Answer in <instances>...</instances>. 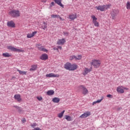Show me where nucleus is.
Listing matches in <instances>:
<instances>
[{"label":"nucleus","mask_w":130,"mask_h":130,"mask_svg":"<svg viewBox=\"0 0 130 130\" xmlns=\"http://www.w3.org/2000/svg\"><path fill=\"white\" fill-rule=\"evenodd\" d=\"M37 34V31H34L32 34H28L27 35V38H32V37H34V36Z\"/></svg>","instance_id":"aec40b11"},{"label":"nucleus","mask_w":130,"mask_h":130,"mask_svg":"<svg viewBox=\"0 0 130 130\" xmlns=\"http://www.w3.org/2000/svg\"><path fill=\"white\" fill-rule=\"evenodd\" d=\"M92 71V68H90V69H88V68H85L84 69V72L82 73L83 76H86V75H87Z\"/></svg>","instance_id":"f8f14e48"},{"label":"nucleus","mask_w":130,"mask_h":130,"mask_svg":"<svg viewBox=\"0 0 130 130\" xmlns=\"http://www.w3.org/2000/svg\"><path fill=\"white\" fill-rule=\"evenodd\" d=\"M110 7H111V4H108L107 5L99 6L98 7H95V9H97L98 11H101V12H103L105 11V10H107L109 9Z\"/></svg>","instance_id":"7ed1b4c3"},{"label":"nucleus","mask_w":130,"mask_h":130,"mask_svg":"<svg viewBox=\"0 0 130 130\" xmlns=\"http://www.w3.org/2000/svg\"><path fill=\"white\" fill-rule=\"evenodd\" d=\"M14 107H15V108H17L18 110V112H19V113H21L22 111H23V110L22 109H21V108H20L18 106H15Z\"/></svg>","instance_id":"473e14b6"},{"label":"nucleus","mask_w":130,"mask_h":130,"mask_svg":"<svg viewBox=\"0 0 130 130\" xmlns=\"http://www.w3.org/2000/svg\"><path fill=\"white\" fill-rule=\"evenodd\" d=\"M37 99H38L39 101H41L43 98H42V96H37Z\"/></svg>","instance_id":"e433bc0d"},{"label":"nucleus","mask_w":130,"mask_h":130,"mask_svg":"<svg viewBox=\"0 0 130 130\" xmlns=\"http://www.w3.org/2000/svg\"><path fill=\"white\" fill-rule=\"evenodd\" d=\"M52 101L54 102V103H59V102L60 101V99H59L58 98H54L52 99Z\"/></svg>","instance_id":"a878e982"},{"label":"nucleus","mask_w":130,"mask_h":130,"mask_svg":"<svg viewBox=\"0 0 130 130\" xmlns=\"http://www.w3.org/2000/svg\"><path fill=\"white\" fill-rule=\"evenodd\" d=\"M70 68H71V70H70V71H76V70L78 69V65L76 64H71Z\"/></svg>","instance_id":"412c9836"},{"label":"nucleus","mask_w":130,"mask_h":130,"mask_svg":"<svg viewBox=\"0 0 130 130\" xmlns=\"http://www.w3.org/2000/svg\"><path fill=\"white\" fill-rule=\"evenodd\" d=\"M40 58L42 60H46V59H48V55L47 54H43L40 56Z\"/></svg>","instance_id":"dca6fc26"},{"label":"nucleus","mask_w":130,"mask_h":130,"mask_svg":"<svg viewBox=\"0 0 130 130\" xmlns=\"http://www.w3.org/2000/svg\"><path fill=\"white\" fill-rule=\"evenodd\" d=\"M58 18H59V19H60V20L61 21H64V19H63L62 18H61V17H60V16H59V17H58Z\"/></svg>","instance_id":"79ce46f5"},{"label":"nucleus","mask_w":130,"mask_h":130,"mask_svg":"<svg viewBox=\"0 0 130 130\" xmlns=\"http://www.w3.org/2000/svg\"><path fill=\"white\" fill-rule=\"evenodd\" d=\"M55 5V4L54 3V2H51V3L50 4V7H52L53 6H54Z\"/></svg>","instance_id":"ea45409f"},{"label":"nucleus","mask_w":130,"mask_h":130,"mask_svg":"<svg viewBox=\"0 0 130 130\" xmlns=\"http://www.w3.org/2000/svg\"><path fill=\"white\" fill-rule=\"evenodd\" d=\"M22 122H23V123H25L26 122V119L23 118L22 120Z\"/></svg>","instance_id":"a19ab883"},{"label":"nucleus","mask_w":130,"mask_h":130,"mask_svg":"<svg viewBox=\"0 0 130 130\" xmlns=\"http://www.w3.org/2000/svg\"><path fill=\"white\" fill-rule=\"evenodd\" d=\"M119 13V10L118 9H114L111 12V16L112 20H116V16Z\"/></svg>","instance_id":"39448f33"},{"label":"nucleus","mask_w":130,"mask_h":130,"mask_svg":"<svg viewBox=\"0 0 130 130\" xmlns=\"http://www.w3.org/2000/svg\"><path fill=\"white\" fill-rule=\"evenodd\" d=\"M7 26H8V27H11L12 28H15V23L13 20L8 21L7 22Z\"/></svg>","instance_id":"4468645a"},{"label":"nucleus","mask_w":130,"mask_h":130,"mask_svg":"<svg viewBox=\"0 0 130 130\" xmlns=\"http://www.w3.org/2000/svg\"><path fill=\"white\" fill-rule=\"evenodd\" d=\"M54 50H58V48H53Z\"/></svg>","instance_id":"c03bdc74"},{"label":"nucleus","mask_w":130,"mask_h":130,"mask_svg":"<svg viewBox=\"0 0 130 130\" xmlns=\"http://www.w3.org/2000/svg\"><path fill=\"white\" fill-rule=\"evenodd\" d=\"M83 57V56L82 55H78L76 56L75 57V60H81Z\"/></svg>","instance_id":"cd10ccee"},{"label":"nucleus","mask_w":130,"mask_h":130,"mask_svg":"<svg viewBox=\"0 0 130 130\" xmlns=\"http://www.w3.org/2000/svg\"><path fill=\"white\" fill-rule=\"evenodd\" d=\"M47 94L48 96H52L54 94V91L53 90H50L47 91Z\"/></svg>","instance_id":"b1692460"},{"label":"nucleus","mask_w":130,"mask_h":130,"mask_svg":"<svg viewBox=\"0 0 130 130\" xmlns=\"http://www.w3.org/2000/svg\"><path fill=\"white\" fill-rule=\"evenodd\" d=\"M71 63L70 62H67L64 64V69L66 70H68L69 71H71L72 69L71 68Z\"/></svg>","instance_id":"a211bd4d"},{"label":"nucleus","mask_w":130,"mask_h":130,"mask_svg":"<svg viewBox=\"0 0 130 130\" xmlns=\"http://www.w3.org/2000/svg\"><path fill=\"white\" fill-rule=\"evenodd\" d=\"M42 28L43 30H46V29H47V22L45 21L43 22V24L42 25Z\"/></svg>","instance_id":"5701e85b"},{"label":"nucleus","mask_w":130,"mask_h":130,"mask_svg":"<svg viewBox=\"0 0 130 130\" xmlns=\"http://www.w3.org/2000/svg\"><path fill=\"white\" fill-rule=\"evenodd\" d=\"M101 63H102V61L100 59H93L90 62V64L93 66L94 69H98L101 66Z\"/></svg>","instance_id":"f257e3e1"},{"label":"nucleus","mask_w":130,"mask_h":130,"mask_svg":"<svg viewBox=\"0 0 130 130\" xmlns=\"http://www.w3.org/2000/svg\"><path fill=\"white\" fill-rule=\"evenodd\" d=\"M14 99L17 100L18 102H21L22 101V99L21 98V95L20 94H16L14 95Z\"/></svg>","instance_id":"f3484780"},{"label":"nucleus","mask_w":130,"mask_h":130,"mask_svg":"<svg viewBox=\"0 0 130 130\" xmlns=\"http://www.w3.org/2000/svg\"><path fill=\"white\" fill-rule=\"evenodd\" d=\"M65 112H66V111L63 110L62 112L58 114V117H59V118H61L62 117V116H63V114Z\"/></svg>","instance_id":"c756f323"},{"label":"nucleus","mask_w":130,"mask_h":130,"mask_svg":"<svg viewBox=\"0 0 130 130\" xmlns=\"http://www.w3.org/2000/svg\"><path fill=\"white\" fill-rule=\"evenodd\" d=\"M66 43V40L64 39H58L57 42L58 45H63Z\"/></svg>","instance_id":"ddd939ff"},{"label":"nucleus","mask_w":130,"mask_h":130,"mask_svg":"<svg viewBox=\"0 0 130 130\" xmlns=\"http://www.w3.org/2000/svg\"><path fill=\"white\" fill-rule=\"evenodd\" d=\"M51 18H58L59 17V15L53 14L51 16Z\"/></svg>","instance_id":"f704fd0d"},{"label":"nucleus","mask_w":130,"mask_h":130,"mask_svg":"<svg viewBox=\"0 0 130 130\" xmlns=\"http://www.w3.org/2000/svg\"><path fill=\"white\" fill-rule=\"evenodd\" d=\"M69 59H70V60H73L74 59H75L76 60V56H75V55L71 56L69 57Z\"/></svg>","instance_id":"72a5a7b5"},{"label":"nucleus","mask_w":130,"mask_h":130,"mask_svg":"<svg viewBox=\"0 0 130 130\" xmlns=\"http://www.w3.org/2000/svg\"><path fill=\"white\" fill-rule=\"evenodd\" d=\"M107 97L108 98H112L113 96H112V95H111V94H107Z\"/></svg>","instance_id":"58836bf2"},{"label":"nucleus","mask_w":130,"mask_h":130,"mask_svg":"<svg viewBox=\"0 0 130 130\" xmlns=\"http://www.w3.org/2000/svg\"><path fill=\"white\" fill-rule=\"evenodd\" d=\"M38 66L36 64H34L31 66V68L29 69V71L30 72H32V71H36L37 70Z\"/></svg>","instance_id":"393cba45"},{"label":"nucleus","mask_w":130,"mask_h":130,"mask_svg":"<svg viewBox=\"0 0 130 130\" xmlns=\"http://www.w3.org/2000/svg\"><path fill=\"white\" fill-rule=\"evenodd\" d=\"M63 35H64V36H69V32H63Z\"/></svg>","instance_id":"4c0bfd02"},{"label":"nucleus","mask_w":130,"mask_h":130,"mask_svg":"<svg viewBox=\"0 0 130 130\" xmlns=\"http://www.w3.org/2000/svg\"><path fill=\"white\" fill-rule=\"evenodd\" d=\"M17 72H18L20 75H27V71H22L18 69Z\"/></svg>","instance_id":"c85d7f7f"},{"label":"nucleus","mask_w":130,"mask_h":130,"mask_svg":"<svg viewBox=\"0 0 130 130\" xmlns=\"http://www.w3.org/2000/svg\"><path fill=\"white\" fill-rule=\"evenodd\" d=\"M91 19H92V23L95 27H99V23L97 21L98 19L95 15H92L91 16Z\"/></svg>","instance_id":"0eeeda50"},{"label":"nucleus","mask_w":130,"mask_h":130,"mask_svg":"<svg viewBox=\"0 0 130 130\" xmlns=\"http://www.w3.org/2000/svg\"><path fill=\"white\" fill-rule=\"evenodd\" d=\"M46 77L47 78H59V75L58 74H54L53 73H50L47 74Z\"/></svg>","instance_id":"9b49d317"},{"label":"nucleus","mask_w":130,"mask_h":130,"mask_svg":"<svg viewBox=\"0 0 130 130\" xmlns=\"http://www.w3.org/2000/svg\"><path fill=\"white\" fill-rule=\"evenodd\" d=\"M123 90H126V91H127L128 90V88H127V87H123Z\"/></svg>","instance_id":"37998d69"},{"label":"nucleus","mask_w":130,"mask_h":130,"mask_svg":"<svg viewBox=\"0 0 130 130\" xmlns=\"http://www.w3.org/2000/svg\"><path fill=\"white\" fill-rule=\"evenodd\" d=\"M30 126L32 127H35V126H37V124L36 123H34L30 125Z\"/></svg>","instance_id":"c9c22d12"},{"label":"nucleus","mask_w":130,"mask_h":130,"mask_svg":"<svg viewBox=\"0 0 130 130\" xmlns=\"http://www.w3.org/2000/svg\"><path fill=\"white\" fill-rule=\"evenodd\" d=\"M10 16L13 18H18L21 16V12L18 10H13L9 12Z\"/></svg>","instance_id":"f03ea898"},{"label":"nucleus","mask_w":130,"mask_h":130,"mask_svg":"<svg viewBox=\"0 0 130 130\" xmlns=\"http://www.w3.org/2000/svg\"><path fill=\"white\" fill-rule=\"evenodd\" d=\"M36 47H37L38 49L40 50L41 51H44V52H48V50L47 49H45L43 46H42L41 45L37 44Z\"/></svg>","instance_id":"6e6552de"},{"label":"nucleus","mask_w":130,"mask_h":130,"mask_svg":"<svg viewBox=\"0 0 130 130\" xmlns=\"http://www.w3.org/2000/svg\"><path fill=\"white\" fill-rule=\"evenodd\" d=\"M78 90H82V93L83 95H87L89 93V91H88V89H87V88L85 87L84 85H80L78 87Z\"/></svg>","instance_id":"20e7f679"},{"label":"nucleus","mask_w":130,"mask_h":130,"mask_svg":"<svg viewBox=\"0 0 130 130\" xmlns=\"http://www.w3.org/2000/svg\"><path fill=\"white\" fill-rule=\"evenodd\" d=\"M126 8L127 10H130V2L128 1L126 4Z\"/></svg>","instance_id":"2f4dec72"},{"label":"nucleus","mask_w":130,"mask_h":130,"mask_svg":"<svg viewBox=\"0 0 130 130\" xmlns=\"http://www.w3.org/2000/svg\"><path fill=\"white\" fill-rule=\"evenodd\" d=\"M2 55L4 57H11V54H10L9 53H7V52L3 53Z\"/></svg>","instance_id":"7c9ffc66"},{"label":"nucleus","mask_w":130,"mask_h":130,"mask_svg":"<svg viewBox=\"0 0 130 130\" xmlns=\"http://www.w3.org/2000/svg\"><path fill=\"white\" fill-rule=\"evenodd\" d=\"M8 49L12 50V51H14L15 52H25V51L24 50L18 49V48H15L13 46H8Z\"/></svg>","instance_id":"423d86ee"},{"label":"nucleus","mask_w":130,"mask_h":130,"mask_svg":"<svg viewBox=\"0 0 130 130\" xmlns=\"http://www.w3.org/2000/svg\"><path fill=\"white\" fill-rule=\"evenodd\" d=\"M116 91L120 94H123L124 93V90H123V87L122 86H119L117 87Z\"/></svg>","instance_id":"1a4fd4ad"},{"label":"nucleus","mask_w":130,"mask_h":130,"mask_svg":"<svg viewBox=\"0 0 130 130\" xmlns=\"http://www.w3.org/2000/svg\"><path fill=\"white\" fill-rule=\"evenodd\" d=\"M104 99V96H101L100 100H98L96 101H94L92 103V105H95V104H97V103H100Z\"/></svg>","instance_id":"4be33fe9"},{"label":"nucleus","mask_w":130,"mask_h":130,"mask_svg":"<svg viewBox=\"0 0 130 130\" xmlns=\"http://www.w3.org/2000/svg\"><path fill=\"white\" fill-rule=\"evenodd\" d=\"M58 48H59V49H61V46H58Z\"/></svg>","instance_id":"a18cd8bd"},{"label":"nucleus","mask_w":130,"mask_h":130,"mask_svg":"<svg viewBox=\"0 0 130 130\" xmlns=\"http://www.w3.org/2000/svg\"><path fill=\"white\" fill-rule=\"evenodd\" d=\"M91 115V112L89 111H87L81 116H80V118H86V117H88V116H90Z\"/></svg>","instance_id":"9d476101"},{"label":"nucleus","mask_w":130,"mask_h":130,"mask_svg":"<svg viewBox=\"0 0 130 130\" xmlns=\"http://www.w3.org/2000/svg\"><path fill=\"white\" fill-rule=\"evenodd\" d=\"M43 3H46V0H43Z\"/></svg>","instance_id":"49530a36"},{"label":"nucleus","mask_w":130,"mask_h":130,"mask_svg":"<svg viewBox=\"0 0 130 130\" xmlns=\"http://www.w3.org/2000/svg\"><path fill=\"white\" fill-rule=\"evenodd\" d=\"M65 119L68 120V121H71V120H73L72 117L69 115H65Z\"/></svg>","instance_id":"bb28decb"},{"label":"nucleus","mask_w":130,"mask_h":130,"mask_svg":"<svg viewBox=\"0 0 130 130\" xmlns=\"http://www.w3.org/2000/svg\"><path fill=\"white\" fill-rule=\"evenodd\" d=\"M69 18L70 20H74L75 19H77V14H71L69 15Z\"/></svg>","instance_id":"2eb2a0df"},{"label":"nucleus","mask_w":130,"mask_h":130,"mask_svg":"<svg viewBox=\"0 0 130 130\" xmlns=\"http://www.w3.org/2000/svg\"><path fill=\"white\" fill-rule=\"evenodd\" d=\"M54 2H55V4H57V5H58V6H60L61 8L63 7V5L61 4L62 0H53Z\"/></svg>","instance_id":"6ab92c4d"}]
</instances>
